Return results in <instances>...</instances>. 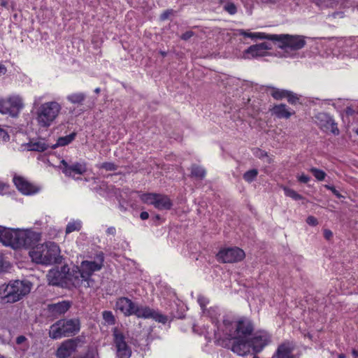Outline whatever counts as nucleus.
<instances>
[{"instance_id":"1","label":"nucleus","mask_w":358,"mask_h":358,"mask_svg":"<svg viewBox=\"0 0 358 358\" xmlns=\"http://www.w3.org/2000/svg\"><path fill=\"white\" fill-rule=\"evenodd\" d=\"M224 334L225 337L219 341V344L240 356L248 353L249 337L254 331L252 322L245 317L235 320H224Z\"/></svg>"},{"instance_id":"2","label":"nucleus","mask_w":358,"mask_h":358,"mask_svg":"<svg viewBox=\"0 0 358 358\" xmlns=\"http://www.w3.org/2000/svg\"><path fill=\"white\" fill-rule=\"evenodd\" d=\"M31 287V282L27 280H11L0 286L1 300L6 303L19 301L30 292Z\"/></svg>"},{"instance_id":"3","label":"nucleus","mask_w":358,"mask_h":358,"mask_svg":"<svg viewBox=\"0 0 358 358\" xmlns=\"http://www.w3.org/2000/svg\"><path fill=\"white\" fill-rule=\"evenodd\" d=\"M60 249L53 242L37 245L29 252V255L34 262L37 264L50 265L59 264L62 262Z\"/></svg>"},{"instance_id":"4","label":"nucleus","mask_w":358,"mask_h":358,"mask_svg":"<svg viewBox=\"0 0 358 358\" xmlns=\"http://www.w3.org/2000/svg\"><path fill=\"white\" fill-rule=\"evenodd\" d=\"M61 110L62 106L57 101L42 103L36 113V120L38 125L45 129L50 127L59 116Z\"/></svg>"},{"instance_id":"5","label":"nucleus","mask_w":358,"mask_h":358,"mask_svg":"<svg viewBox=\"0 0 358 358\" xmlns=\"http://www.w3.org/2000/svg\"><path fill=\"white\" fill-rule=\"evenodd\" d=\"M80 328V320L77 318L59 320L50 326L49 336L52 339H59L76 335Z\"/></svg>"},{"instance_id":"6","label":"nucleus","mask_w":358,"mask_h":358,"mask_svg":"<svg viewBox=\"0 0 358 358\" xmlns=\"http://www.w3.org/2000/svg\"><path fill=\"white\" fill-rule=\"evenodd\" d=\"M142 202L153 205L158 210H170L173 206L172 201L167 195L156 193H145L140 196Z\"/></svg>"},{"instance_id":"7","label":"nucleus","mask_w":358,"mask_h":358,"mask_svg":"<svg viewBox=\"0 0 358 358\" xmlns=\"http://www.w3.org/2000/svg\"><path fill=\"white\" fill-rule=\"evenodd\" d=\"M305 38L299 35L278 34L277 45L281 49L299 50L306 45Z\"/></svg>"},{"instance_id":"8","label":"nucleus","mask_w":358,"mask_h":358,"mask_svg":"<svg viewBox=\"0 0 358 358\" xmlns=\"http://www.w3.org/2000/svg\"><path fill=\"white\" fill-rule=\"evenodd\" d=\"M23 106L22 99L19 96H12L7 99L0 98V113L3 115L8 114L15 117Z\"/></svg>"},{"instance_id":"9","label":"nucleus","mask_w":358,"mask_h":358,"mask_svg":"<svg viewBox=\"0 0 358 358\" xmlns=\"http://www.w3.org/2000/svg\"><path fill=\"white\" fill-rule=\"evenodd\" d=\"M12 236L10 241H17L19 245L17 246H10L13 249L31 247L38 240V234L29 230L14 229L13 236Z\"/></svg>"},{"instance_id":"10","label":"nucleus","mask_w":358,"mask_h":358,"mask_svg":"<svg viewBox=\"0 0 358 358\" xmlns=\"http://www.w3.org/2000/svg\"><path fill=\"white\" fill-rule=\"evenodd\" d=\"M245 252L237 247L221 249L217 254V259L222 263H234L244 259Z\"/></svg>"},{"instance_id":"11","label":"nucleus","mask_w":358,"mask_h":358,"mask_svg":"<svg viewBox=\"0 0 358 358\" xmlns=\"http://www.w3.org/2000/svg\"><path fill=\"white\" fill-rule=\"evenodd\" d=\"M103 256L99 255L97 256L96 261H83L80 264V268L85 278V282H87V287H90V282L91 281L90 277L94 272L100 271L103 267Z\"/></svg>"},{"instance_id":"12","label":"nucleus","mask_w":358,"mask_h":358,"mask_svg":"<svg viewBox=\"0 0 358 358\" xmlns=\"http://www.w3.org/2000/svg\"><path fill=\"white\" fill-rule=\"evenodd\" d=\"M134 315L138 318L153 319L157 322L165 324L168 318L166 316L159 313V312L150 308L146 306H139L136 303L134 310Z\"/></svg>"},{"instance_id":"13","label":"nucleus","mask_w":358,"mask_h":358,"mask_svg":"<svg viewBox=\"0 0 358 358\" xmlns=\"http://www.w3.org/2000/svg\"><path fill=\"white\" fill-rule=\"evenodd\" d=\"M114 343L116 348L117 358H130L131 355V348L125 341V337L117 329L113 330Z\"/></svg>"},{"instance_id":"14","label":"nucleus","mask_w":358,"mask_h":358,"mask_svg":"<svg viewBox=\"0 0 358 358\" xmlns=\"http://www.w3.org/2000/svg\"><path fill=\"white\" fill-rule=\"evenodd\" d=\"M62 273H64L62 277L66 283L72 285L74 287H80L85 278L78 266H73L71 269L67 266L62 268Z\"/></svg>"},{"instance_id":"15","label":"nucleus","mask_w":358,"mask_h":358,"mask_svg":"<svg viewBox=\"0 0 358 358\" xmlns=\"http://www.w3.org/2000/svg\"><path fill=\"white\" fill-rule=\"evenodd\" d=\"M271 342V336L266 331H257L249 337L248 352L252 348L254 352L258 353Z\"/></svg>"},{"instance_id":"16","label":"nucleus","mask_w":358,"mask_h":358,"mask_svg":"<svg viewBox=\"0 0 358 358\" xmlns=\"http://www.w3.org/2000/svg\"><path fill=\"white\" fill-rule=\"evenodd\" d=\"M317 125L324 131H331L334 135H338L339 130L337 124L332 117L325 113H319L315 117Z\"/></svg>"},{"instance_id":"17","label":"nucleus","mask_w":358,"mask_h":358,"mask_svg":"<svg viewBox=\"0 0 358 358\" xmlns=\"http://www.w3.org/2000/svg\"><path fill=\"white\" fill-rule=\"evenodd\" d=\"M13 182L17 189L23 194L30 195L39 191V187L29 182L22 176H15Z\"/></svg>"},{"instance_id":"18","label":"nucleus","mask_w":358,"mask_h":358,"mask_svg":"<svg viewBox=\"0 0 358 358\" xmlns=\"http://www.w3.org/2000/svg\"><path fill=\"white\" fill-rule=\"evenodd\" d=\"M78 343V339L64 341L57 348L55 355L58 358H67L70 357L76 350Z\"/></svg>"},{"instance_id":"19","label":"nucleus","mask_w":358,"mask_h":358,"mask_svg":"<svg viewBox=\"0 0 358 358\" xmlns=\"http://www.w3.org/2000/svg\"><path fill=\"white\" fill-rule=\"evenodd\" d=\"M271 49V47L269 44L265 42L253 45L244 51V57L245 59H250L264 57L267 55V50Z\"/></svg>"},{"instance_id":"20","label":"nucleus","mask_w":358,"mask_h":358,"mask_svg":"<svg viewBox=\"0 0 358 358\" xmlns=\"http://www.w3.org/2000/svg\"><path fill=\"white\" fill-rule=\"evenodd\" d=\"M63 165V173L69 177H73V174L82 175L87 171L86 164L85 163L76 162L69 165L65 160L61 162Z\"/></svg>"},{"instance_id":"21","label":"nucleus","mask_w":358,"mask_h":358,"mask_svg":"<svg viewBox=\"0 0 358 358\" xmlns=\"http://www.w3.org/2000/svg\"><path fill=\"white\" fill-rule=\"evenodd\" d=\"M136 303L127 297L117 299L115 303V309L120 310L125 316L133 315Z\"/></svg>"},{"instance_id":"22","label":"nucleus","mask_w":358,"mask_h":358,"mask_svg":"<svg viewBox=\"0 0 358 358\" xmlns=\"http://www.w3.org/2000/svg\"><path fill=\"white\" fill-rule=\"evenodd\" d=\"M71 307V303L67 301H62L48 306V311L51 316L57 317L64 315Z\"/></svg>"},{"instance_id":"23","label":"nucleus","mask_w":358,"mask_h":358,"mask_svg":"<svg viewBox=\"0 0 358 358\" xmlns=\"http://www.w3.org/2000/svg\"><path fill=\"white\" fill-rule=\"evenodd\" d=\"M294 349L295 345L292 342L285 341L278 347L275 356L277 358H294Z\"/></svg>"},{"instance_id":"24","label":"nucleus","mask_w":358,"mask_h":358,"mask_svg":"<svg viewBox=\"0 0 358 358\" xmlns=\"http://www.w3.org/2000/svg\"><path fill=\"white\" fill-rule=\"evenodd\" d=\"M14 229L2 227L0 226V242L6 246H17V241L12 242V236H13Z\"/></svg>"},{"instance_id":"25","label":"nucleus","mask_w":358,"mask_h":358,"mask_svg":"<svg viewBox=\"0 0 358 358\" xmlns=\"http://www.w3.org/2000/svg\"><path fill=\"white\" fill-rule=\"evenodd\" d=\"M51 148V145L46 143L44 139L31 140L27 144L28 150L43 152L48 148Z\"/></svg>"},{"instance_id":"26","label":"nucleus","mask_w":358,"mask_h":358,"mask_svg":"<svg viewBox=\"0 0 358 358\" xmlns=\"http://www.w3.org/2000/svg\"><path fill=\"white\" fill-rule=\"evenodd\" d=\"M271 112L278 118H286L288 119L294 113L289 111L285 104L275 105L271 109Z\"/></svg>"},{"instance_id":"27","label":"nucleus","mask_w":358,"mask_h":358,"mask_svg":"<svg viewBox=\"0 0 358 358\" xmlns=\"http://www.w3.org/2000/svg\"><path fill=\"white\" fill-rule=\"evenodd\" d=\"M76 134L75 132L65 136L59 137L55 144L51 145L52 149H55L57 147L65 146L71 143L75 138Z\"/></svg>"},{"instance_id":"28","label":"nucleus","mask_w":358,"mask_h":358,"mask_svg":"<svg viewBox=\"0 0 358 358\" xmlns=\"http://www.w3.org/2000/svg\"><path fill=\"white\" fill-rule=\"evenodd\" d=\"M82 228V222L80 220H73L69 222L66 225V234H71L73 231H79Z\"/></svg>"},{"instance_id":"29","label":"nucleus","mask_w":358,"mask_h":358,"mask_svg":"<svg viewBox=\"0 0 358 358\" xmlns=\"http://www.w3.org/2000/svg\"><path fill=\"white\" fill-rule=\"evenodd\" d=\"M270 89L271 95L276 100H280L284 98H286V96L288 94V90H280L273 87H270Z\"/></svg>"},{"instance_id":"30","label":"nucleus","mask_w":358,"mask_h":358,"mask_svg":"<svg viewBox=\"0 0 358 358\" xmlns=\"http://www.w3.org/2000/svg\"><path fill=\"white\" fill-rule=\"evenodd\" d=\"M191 176L202 180L206 176V171L202 167L194 164L191 167Z\"/></svg>"},{"instance_id":"31","label":"nucleus","mask_w":358,"mask_h":358,"mask_svg":"<svg viewBox=\"0 0 358 358\" xmlns=\"http://www.w3.org/2000/svg\"><path fill=\"white\" fill-rule=\"evenodd\" d=\"M85 94L84 93H74L69 95L66 99L72 103H81L85 99Z\"/></svg>"},{"instance_id":"32","label":"nucleus","mask_w":358,"mask_h":358,"mask_svg":"<svg viewBox=\"0 0 358 358\" xmlns=\"http://www.w3.org/2000/svg\"><path fill=\"white\" fill-rule=\"evenodd\" d=\"M253 35H254V38L266 39V40L274 41L277 43L278 34H268L263 33V32H256V33H254Z\"/></svg>"},{"instance_id":"33","label":"nucleus","mask_w":358,"mask_h":358,"mask_svg":"<svg viewBox=\"0 0 358 358\" xmlns=\"http://www.w3.org/2000/svg\"><path fill=\"white\" fill-rule=\"evenodd\" d=\"M257 175L258 171L257 169H251L243 174V179L248 182H251L256 178Z\"/></svg>"},{"instance_id":"34","label":"nucleus","mask_w":358,"mask_h":358,"mask_svg":"<svg viewBox=\"0 0 358 358\" xmlns=\"http://www.w3.org/2000/svg\"><path fill=\"white\" fill-rule=\"evenodd\" d=\"M284 192L287 196L291 197L293 199L298 201L303 199V196L298 194L296 191L288 187H284Z\"/></svg>"},{"instance_id":"35","label":"nucleus","mask_w":358,"mask_h":358,"mask_svg":"<svg viewBox=\"0 0 358 358\" xmlns=\"http://www.w3.org/2000/svg\"><path fill=\"white\" fill-rule=\"evenodd\" d=\"M310 171L313 173V175L318 180H323L325 178L326 173L317 168H311Z\"/></svg>"},{"instance_id":"36","label":"nucleus","mask_w":358,"mask_h":358,"mask_svg":"<svg viewBox=\"0 0 358 358\" xmlns=\"http://www.w3.org/2000/svg\"><path fill=\"white\" fill-rule=\"evenodd\" d=\"M103 318L108 324H114L115 320L111 311L105 310L102 313Z\"/></svg>"},{"instance_id":"37","label":"nucleus","mask_w":358,"mask_h":358,"mask_svg":"<svg viewBox=\"0 0 358 358\" xmlns=\"http://www.w3.org/2000/svg\"><path fill=\"white\" fill-rule=\"evenodd\" d=\"M99 169H105L106 171H115L117 166L113 162H104L98 166Z\"/></svg>"},{"instance_id":"38","label":"nucleus","mask_w":358,"mask_h":358,"mask_svg":"<svg viewBox=\"0 0 358 358\" xmlns=\"http://www.w3.org/2000/svg\"><path fill=\"white\" fill-rule=\"evenodd\" d=\"M224 9L231 15H234L236 13L237 9L235 4L232 2H228L224 6Z\"/></svg>"},{"instance_id":"39","label":"nucleus","mask_w":358,"mask_h":358,"mask_svg":"<svg viewBox=\"0 0 358 358\" xmlns=\"http://www.w3.org/2000/svg\"><path fill=\"white\" fill-rule=\"evenodd\" d=\"M286 98L287 99V101L291 104H295L299 99L298 95L291 91H288Z\"/></svg>"},{"instance_id":"40","label":"nucleus","mask_w":358,"mask_h":358,"mask_svg":"<svg viewBox=\"0 0 358 358\" xmlns=\"http://www.w3.org/2000/svg\"><path fill=\"white\" fill-rule=\"evenodd\" d=\"M314 2L320 7L332 6L334 0H313Z\"/></svg>"},{"instance_id":"41","label":"nucleus","mask_w":358,"mask_h":358,"mask_svg":"<svg viewBox=\"0 0 358 358\" xmlns=\"http://www.w3.org/2000/svg\"><path fill=\"white\" fill-rule=\"evenodd\" d=\"M9 140L8 132L0 127V143H4Z\"/></svg>"},{"instance_id":"42","label":"nucleus","mask_w":358,"mask_h":358,"mask_svg":"<svg viewBox=\"0 0 358 358\" xmlns=\"http://www.w3.org/2000/svg\"><path fill=\"white\" fill-rule=\"evenodd\" d=\"M306 222L310 226H316L318 224L317 220L312 215H310L307 217Z\"/></svg>"},{"instance_id":"43","label":"nucleus","mask_w":358,"mask_h":358,"mask_svg":"<svg viewBox=\"0 0 358 358\" xmlns=\"http://www.w3.org/2000/svg\"><path fill=\"white\" fill-rule=\"evenodd\" d=\"M173 13V10H166L164 12H163L160 15V19L162 20H165L169 17L171 15H172Z\"/></svg>"},{"instance_id":"44","label":"nucleus","mask_w":358,"mask_h":358,"mask_svg":"<svg viewBox=\"0 0 358 358\" xmlns=\"http://www.w3.org/2000/svg\"><path fill=\"white\" fill-rule=\"evenodd\" d=\"M194 35V33L192 31H187L185 32L181 36L180 38L183 41H187L191 37H192Z\"/></svg>"},{"instance_id":"45","label":"nucleus","mask_w":358,"mask_h":358,"mask_svg":"<svg viewBox=\"0 0 358 358\" xmlns=\"http://www.w3.org/2000/svg\"><path fill=\"white\" fill-rule=\"evenodd\" d=\"M238 33L240 35L243 36L245 37H248L251 38H254V33L248 32L247 31L244 29H240L238 30Z\"/></svg>"},{"instance_id":"46","label":"nucleus","mask_w":358,"mask_h":358,"mask_svg":"<svg viewBox=\"0 0 358 358\" xmlns=\"http://www.w3.org/2000/svg\"><path fill=\"white\" fill-rule=\"evenodd\" d=\"M310 177L308 176L302 174L298 177V180L299 182L302 183H308L310 180Z\"/></svg>"},{"instance_id":"47","label":"nucleus","mask_w":358,"mask_h":358,"mask_svg":"<svg viewBox=\"0 0 358 358\" xmlns=\"http://www.w3.org/2000/svg\"><path fill=\"white\" fill-rule=\"evenodd\" d=\"M324 236L326 239L329 240L333 236V233L329 229H324Z\"/></svg>"},{"instance_id":"48","label":"nucleus","mask_w":358,"mask_h":358,"mask_svg":"<svg viewBox=\"0 0 358 358\" xmlns=\"http://www.w3.org/2000/svg\"><path fill=\"white\" fill-rule=\"evenodd\" d=\"M27 341V338L24 336H19L16 338V343L20 345Z\"/></svg>"},{"instance_id":"49","label":"nucleus","mask_w":358,"mask_h":358,"mask_svg":"<svg viewBox=\"0 0 358 358\" xmlns=\"http://www.w3.org/2000/svg\"><path fill=\"white\" fill-rule=\"evenodd\" d=\"M140 217L143 220H147L149 217V214L148 212L143 211V212L141 213Z\"/></svg>"},{"instance_id":"50","label":"nucleus","mask_w":358,"mask_h":358,"mask_svg":"<svg viewBox=\"0 0 358 358\" xmlns=\"http://www.w3.org/2000/svg\"><path fill=\"white\" fill-rule=\"evenodd\" d=\"M7 71L6 66L1 64H0V76L2 75H5Z\"/></svg>"},{"instance_id":"51","label":"nucleus","mask_w":358,"mask_h":358,"mask_svg":"<svg viewBox=\"0 0 358 358\" xmlns=\"http://www.w3.org/2000/svg\"><path fill=\"white\" fill-rule=\"evenodd\" d=\"M332 192V193L336 196L338 198H341V194L335 189V187H332V190H331Z\"/></svg>"},{"instance_id":"52","label":"nucleus","mask_w":358,"mask_h":358,"mask_svg":"<svg viewBox=\"0 0 358 358\" xmlns=\"http://www.w3.org/2000/svg\"><path fill=\"white\" fill-rule=\"evenodd\" d=\"M107 233L108 234H112V235H114L115 233V229L114 227H109L107 229Z\"/></svg>"},{"instance_id":"53","label":"nucleus","mask_w":358,"mask_h":358,"mask_svg":"<svg viewBox=\"0 0 358 358\" xmlns=\"http://www.w3.org/2000/svg\"><path fill=\"white\" fill-rule=\"evenodd\" d=\"M346 113L348 115H352L354 113V110L351 107H348L346 108Z\"/></svg>"},{"instance_id":"54","label":"nucleus","mask_w":358,"mask_h":358,"mask_svg":"<svg viewBox=\"0 0 358 358\" xmlns=\"http://www.w3.org/2000/svg\"><path fill=\"white\" fill-rule=\"evenodd\" d=\"M352 355L354 357V358H358V351L355 349H353L352 350Z\"/></svg>"},{"instance_id":"55","label":"nucleus","mask_w":358,"mask_h":358,"mask_svg":"<svg viewBox=\"0 0 358 358\" xmlns=\"http://www.w3.org/2000/svg\"><path fill=\"white\" fill-rule=\"evenodd\" d=\"M204 301V298L203 297L199 298V303H200V305H201V306L202 308L204 307V301Z\"/></svg>"},{"instance_id":"56","label":"nucleus","mask_w":358,"mask_h":358,"mask_svg":"<svg viewBox=\"0 0 358 358\" xmlns=\"http://www.w3.org/2000/svg\"><path fill=\"white\" fill-rule=\"evenodd\" d=\"M5 187V184L0 182V194L3 192Z\"/></svg>"},{"instance_id":"57","label":"nucleus","mask_w":358,"mask_h":358,"mask_svg":"<svg viewBox=\"0 0 358 358\" xmlns=\"http://www.w3.org/2000/svg\"><path fill=\"white\" fill-rule=\"evenodd\" d=\"M3 270V262L2 260L0 259V271Z\"/></svg>"},{"instance_id":"58","label":"nucleus","mask_w":358,"mask_h":358,"mask_svg":"<svg viewBox=\"0 0 358 358\" xmlns=\"http://www.w3.org/2000/svg\"><path fill=\"white\" fill-rule=\"evenodd\" d=\"M101 90L99 87H97L94 90V92L96 94H99Z\"/></svg>"},{"instance_id":"59","label":"nucleus","mask_w":358,"mask_h":358,"mask_svg":"<svg viewBox=\"0 0 358 358\" xmlns=\"http://www.w3.org/2000/svg\"><path fill=\"white\" fill-rule=\"evenodd\" d=\"M338 358H345V355L344 354H340Z\"/></svg>"},{"instance_id":"60","label":"nucleus","mask_w":358,"mask_h":358,"mask_svg":"<svg viewBox=\"0 0 358 358\" xmlns=\"http://www.w3.org/2000/svg\"><path fill=\"white\" fill-rule=\"evenodd\" d=\"M325 187L327 188L328 189L332 190V187H334L330 185H325Z\"/></svg>"},{"instance_id":"61","label":"nucleus","mask_w":358,"mask_h":358,"mask_svg":"<svg viewBox=\"0 0 358 358\" xmlns=\"http://www.w3.org/2000/svg\"><path fill=\"white\" fill-rule=\"evenodd\" d=\"M336 15H341V13H334L333 14V16H334V17H336Z\"/></svg>"},{"instance_id":"62","label":"nucleus","mask_w":358,"mask_h":358,"mask_svg":"<svg viewBox=\"0 0 358 358\" xmlns=\"http://www.w3.org/2000/svg\"><path fill=\"white\" fill-rule=\"evenodd\" d=\"M162 55L163 56H164V55H166V53H165V52H162Z\"/></svg>"},{"instance_id":"63","label":"nucleus","mask_w":358,"mask_h":358,"mask_svg":"<svg viewBox=\"0 0 358 358\" xmlns=\"http://www.w3.org/2000/svg\"><path fill=\"white\" fill-rule=\"evenodd\" d=\"M253 358H259V357H257V356H255Z\"/></svg>"},{"instance_id":"64","label":"nucleus","mask_w":358,"mask_h":358,"mask_svg":"<svg viewBox=\"0 0 358 358\" xmlns=\"http://www.w3.org/2000/svg\"><path fill=\"white\" fill-rule=\"evenodd\" d=\"M357 113H358V110H357Z\"/></svg>"}]
</instances>
